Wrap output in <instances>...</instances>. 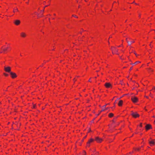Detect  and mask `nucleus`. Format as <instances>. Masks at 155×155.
<instances>
[{
	"label": "nucleus",
	"instance_id": "nucleus-16",
	"mask_svg": "<svg viewBox=\"0 0 155 155\" xmlns=\"http://www.w3.org/2000/svg\"><path fill=\"white\" fill-rule=\"evenodd\" d=\"M106 106V105H104V106H103L102 107V109L100 111V113L101 112L103 111H104L105 110L104 108H105Z\"/></svg>",
	"mask_w": 155,
	"mask_h": 155
},
{
	"label": "nucleus",
	"instance_id": "nucleus-13",
	"mask_svg": "<svg viewBox=\"0 0 155 155\" xmlns=\"http://www.w3.org/2000/svg\"><path fill=\"white\" fill-rule=\"evenodd\" d=\"M123 103V101L122 100H120L119 101V102L118 103V105L119 106H122V104Z\"/></svg>",
	"mask_w": 155,
	"mask_h": 155
},
{
	"label": "nucleus",
	"instance_id": "nucleus-32",
	"mask_svg": "<svg viewBox=\"0 0 155 155\" xmlns=\"http://www.w3.org/2000/svg\"><path fill=\"white\" fill-rule=\"evenodd\" d=\"M133 3H135V2H134V1L133 2Z\"/></svg>",
	"mask_w": 155,
	"mask_h": 155
},
{
	"label": "nucleus",
	"instance_id": "nucleus-21",
	"mask_svg": "<svg viewBox=\"0 0 155 155\" xmlns=\"http://www.w3.org/2000/svg\"><path fill=\"white\" fill-rule=\"evenodd\" d=\"M72 16L76 18H78V17L76 15H73Z\"/></svg>",
	"mask_w": 155,
	"mask_h": 155
},
{
	"label": "nucleus",
	"instance_id": "nucleus-37",
	"mask_svg": "<svg viewBox=\"0 0 155 155\" xmlns=\"http://www.w3.org/2000/svg\"><path fill=\"white\" fill-rule=\"evenodd\" d=\"M126 40H127V41H128L127 40V38H126Z\"/></svg>",
	"mask_w": 155,
	"mask_h": 155
},
{
	"label": "nucleus",
	"instance_id": "nucleus-24",
	"mask_svg": "<svg viewBox=\"0 0 155 155\" xmlns=\"http://www.w3.org/2000/svg\"><path fill=\"white\" fill-rule=\"evenodd\" d=\"M142 124L141 123H140V127H142Z\"/></svg>",
	"mask_w": 155,
	"mask_h": 155
},
{
	"label": "nucleus",
	"instance_id": "nucleus-28",
	"mask_svg": "<svg viewBox=\"0 0 155 155\" xmlns=\"http://www.w3.org/2000/svg\"><path fill=\"white\" fill-rule=\"evenodd\" d=\"M122 45H120L119 46V47H120V46H121Z\"/></svg>",
	"mask_w": 155,
	"mask_h": 155
},
{
	"label": "nucleus",
	"instance_id": "nucleus-7",
	"mask_svg": "<svg viewBox=\"0 0 155 155\" xmlns=\"http://www.w3.org/2000/svg\"><path fill=\"white\" fill-rule=\"evenodd\" d=\"M10 73V74L11 77L12 78H15L17 76L15 73L11 72Z\"/></svg>",
	"mask_w": 155,
	"mask_h": 155
},
{
	"label": "nucleus",
	"instance_id": "nucleus-6",
	"mask_svg": "<svg viewBox=\"0 0 155 155\" xmlns=\"http://www.w3.org/2000/svg\"><path fill=\"white\" fill-rule=\"evenodd\" d=\"M131 100L134 103H136L138 101L137 98L135 97H133L131 98Z\"/></svg>",
	"mask_w": 155,
	"mask_h": 155
},
{
	"label": "nucleus",
	"instance_id": "nucleus-10",
	"mask_svg": "<svg viewBox=\"0 0 155 155\" xmlns=\"http://www.w3.org/2000/svg\"><path fill=\"white\" fill-rule=\"evenodd\" d=\"M14 23L16 25H18L20 23V21L19 20H17L15 21Z\"/></svg>",
	"mask_w": 155,
	"mask_h": 155
},
{
	"label": "nucleus",
	"instance_id": "nucleus-31",
	"mask_svg": "<svg viewBox=\"0 0 155 155\" xmlns=\"http://www.w3.org/2000/svg\"><path fill=\"white\" fill-rule=\"evenodd\" d=\"M134 54H135L136 55V56H137V54H136L135 53H134Z\"/></svg>",
	"mask_w": 155,
	"mask_h": 155
},
{
	"label": "nucleus",
	"instance_id": "nucleus-29",
	"mask_svg": "<svg viewBox=\"0 0 155 155\" xmlns=\"http://www.w3.org/2000/svg\"><path fill=\"white\" fill-rule=\"evenodd\" d=\"M152 140L153 141H155V139L154 140Z\"/></svg>",
	"mask_w": 155,
	"mask_h": 155
},
{
	"label": "nucleus",
	"instance_id": "nucleus-4",
	"mask_svg": "<svg viewBox=\"0 0 155 155\" xmlns=\"http://www.w3.org/2000/svg\"><path fill=\"white\" fill-rule=\"evenodd\" d=\"M145 128L147 130L151 129L152 128V127L151 125H150V124H147L145 126Z\"/></svg>",
	"mask_w": 155,
	"mask_h": 155
},
{
	"label": "nucleus",
	"instance_id": "nucleus-15",
	"mask_svg": "<svg viewBox=\"0 0 155 155\" xmlns=\"http://www.w3.org/2000/svg\"><path fill=\"white\" fill-rule=\"evenodd\" d=\"M93 139H91L87 143V144H89L90 143L92 142L93 141Z\"/></svg>",
	"mask_w": 155,
	"mask_h": 155
},
{
	"label": "nucleus",
	"instance_id": "nucleus-35",
	"mask_svg": "<svg viewBox=\"0 0 155 155\" xmlns=\"http://www.w3.org/2000/svg\"><path fill=\"white\" fill-rule=\"evenodd\" d=\"M26 3L27 4H28V2H26Z\"/></svg>",
	"mask_w": 155,
	"mask_h": 155
},
{
	"label": "nucleus",
	"instance_id": "nucleus-41",
	"mask_svg": "<svg viewBox=\"0 0 155 155\" xmlns=\"http://www.w3.org/2000/svg\"><path fill=\"white\" fill-rule=\"evenodd\" d=\"M139 16L140 17V15H139Z\"/></svg>",
	"mask_w": 155,
	"mask_h": 155
},
{
	"label": "nucleus",
	"instance_id": "nucleus-46",
	"mask_svg": "<svg viewBox=\"0 0 155 155\" xmlns=\"http://www.w3.org/2000/svg\"><path fill=\"white\" fill-rule=\"evenodd\" d=\"M154 122H155V120H154Z\"/></svg>",
	"mask_w": 155,
	"mask_h": 155
},
{
	"label": "nucleus",
	"instance_id": "nucleus-9",
	"mask_svg": "<svg viewBox=\"0 0 155 155\" xmlns=\"http://www.w3.org/2000/svg\"><path fill=\"white\" fill-rule=\"evenodd\" d=\"M104 85L107 88L110 87H111V85L110 83H106Z\"/></svg>",
	"mask_w": 155,
	"mask_h": 155
},
{
	"label": "nucleus",
	"instance_id": "nucleus-1",
	"mask_svg": "<svg viewBox=\"0 0 155 155\" xmlns=\"http://www.w3.org/2000/svg\"><path fill=\"white\" fill-rule=\"evenodd\" d=\"M111 49L112 50V53L113 54H114V53L118 54L117 53V52L118 50L115 47H112Z\"/></svg>",
	"mask_w": 155,
	"mask_h": 155
},
{
	"label": "nucleus",
	"instance_id": "nucleus-22",
	"mask_svg": "<svg viewBox=\"0 0 155 155\" xmlns=\"http://www.w3.org/2000/svg\"><path fill=\"white\" fill-rule=\"evenodd\" d=\"M140 150V149L139 148H136V149H135V150H137V151H139Z\"/></svg>",
	"mask_w": 155,
	"mask_h": 155
},
{
	"label": "nucleus",
	"instance_id": "nucleus-19",
	"mask_svg": "<svg viewBox=\"0 0 155 155\" xmlns=\"http://www.w3.org/2000/svg\"><path fill=\"white\" fill-rule=\"evenodd\" d=\"M47 6H48V5H46V6H45V7H44V9H43V10H42L41 11V12H44V10H45V7H47Z\"/></svg>",
	"mask_w": 155,
	"mask_h": 155
},
{
	"label": "nucleus",
	"instance_id": "nucleus-2",
	"mask_svg": "<svg viewBox=\"0 0 155 155\" xmlns=\"http://www.w3.org/2000/svg\"><path fill=\"white\" fill-rule=\"evenodd\" d=\"M4 70L7 72L10 73L11 72V68L10 67H4Z\"/></svg>",
	"mask_w": 155,
	"mask_h": 155
},
{
	"label": "nucleus",
	"instance_id": "nucleus-25",
	"mask_svg": "<svg viewBox=\"0 0 155 155\" xmlns=\"http://www.w3.org/2000/svg\"><path fill=\"white\" fill-rule=\"evenodd\" d=\"M105 108V110H107L108 109V108L107 107L106 108Z\"/></svg>",
	"mask_w": 155,
	"mask_h": 155
},
{
	"label": "nucleus",
	"instance_id": "nucleus-26",
	"mask_svg": "<svg viewBox=\"0 0 155 155\" xmlns=\"http://www.w3.org/2000/svg\"><path fill=\"white\" fill-rule=\"evenodd\" d=\"M112 121H113V123H115V122H114V120H113Z\"/></svg>",
	"mask_w": 155,
	"mask_h": 155
},
{
	"label": "nucleus",
	"instance_id": "nucleus-30",
	"mask_svg": "<svg viewBox=\"0 0 155 155\" xmlns=\"http://www.w3.org/2000/svg\"><path fill=\"white\" fill-rule=\"evenodd\" d=\"M135 4L136 5H137V3H135Z\"/></svg>",
	"mask_w": 155,
	"mask_h": 155
},
{
	"label": "nucleus",
	"instance_id": "nucleus-12",
	"mask_svg": "<svg viewBox=\"0 0 155 155\" xmlns=\"http://www.w3.org/2000/svg\"><path fill=\"white\" fill-rule=\"evenodd\" d=\"M21 35L22 37H25L26 36V34L24 32H22L21 33Z\"/></svg>",
	"mask_w": 155,
	"mask_h": 155
},
{
	"label": "nucleus",
	"instance_id": "nucleus-5",
	"mask_svg": "<svg viewBox=\"0 0 155 155\" xmlns=\"http://www.w3.org/2000/svg\"><path fill=\"white\" fill-rule=\"evenodd\" d=\"M95 140L98 143L101 142L102 140V139L98 137H96Z\"/></svg>",
	"mask_w": 155,
	"mask_h": 155
},
{
	"label": "nucleus",
	"instance_id": "nucleus-36",
	"mask_svg": "<svg viewBox=\"0 0 155 155\" xmlns=\"http://www.w3.org/2000/svg\"><path fill=\"white\" fill-rule=\"evenodd\" d=\"M89 82H90V81H90V80H89Z\"/></svg>",
	"mask_w": 155,
	"mask_h": 155
},
{
	"label": "nucleus",
	"instance_id": "nucleus-3",
	"mask_svg": "<svg viewBox=\"0 0 155 155\" xmlns=\"http://www.w3.org/2000/svg\"><path fill=\"white\" fill-rule=\"evenodd\" d=\"M131 114L134 118H137L139 116V114L136 112H134L132 111Z\"/></svg>",
	"mask_w": 155,
	"mask_h": 155
},
{
	"label": "nucleus",
	"instance_id": "nucleus-14",
	"mask_svg": "<svg viewBox=\"0 0 155 155\" xmlns=\"http://www.w3.org/2000/svg\"><path fill=\"white\" fill-rule=\"evenodd\" d=\"M134 41H132L130 42H129V41H127V43H128L129 45H130L132 43H134Z\"/></svg>",
	"mask_w": 155,
	"mask_h": 155
},
{
	"label": "nucleus",
	"instance_id": "nucleus-18",
	"mask_svg": "<svg viewBox=\"0 0 155 155\" xmlns=\"http://www.w3.org/2000/svg\"><path fill=\"white\" fill-rule=\"evenodd\" d=\"M113 115H114V114L113 113H110L109 114V116L110 117H112L113 116Z\"/></svg>",
	"mask_w": 155,
	"mask_h": 155
},
{
	"label": "nucleus",
	"instance_id": "nucleus-39",
	"mask_svg": "<svg viewBox=\"0 0 155 155\" xmlns=\"http://www.w3.org/2000/svg\"><path fill=\"white\" fill-rule=\"evenodd\" d=\"M54 15H55V14H54Z\"/></svg>",
	"mask_w": 155,
	"mask_h": 155
},
{
	"label": "nucleus",
	"instance_id": "nucleus-23",
	"mask_svg": "<svg viewBox=\"0 0 155 155\" xmlns=\"http://www.w3.org/2000/svg\"><path fill=\"white\" fill-rule=\"evenodd\" d=\"M149 70H150V71H153V70H152L150 68H149Z\"/></svg>",
	"mask_w": 155,
	"mask_h": 155
},
{
	"label": "nucleus",
	"instance_id": "nucleus-45",
	"mask_svg": "<svg viewBox=\"0 0 155 155\" xmlns=\"http://www.w3.org/2000/svg\"><path fill=\"white\" fill-rule=\"evenodd\" d=\"M45 3V2H44V3Z\"/></svg>",
	"mask_w": 155,
	"mask_h": 155
},
{
	"label": "nucleus",
	"instance_id": "nucleus-38",
	"mask_svg": "<svg viewBox=\"0 0 155 155\" xmlns=\"http://www.w3.org/2000/svg\"><path fill=\"white\" fill-rule=\"evenodd\" d=\"M150 46H151V44H150Z\"/></svg>",
	"mask_w": 155,
	"mask_h": 155
},
{
	"label": "nucleus",
	"instance_id": "nucleus-8",
	"mask_svg": "<svg viewBox=\"0 0 155 155\" xmlns=\"http://www.w3.org/2000/svg\"><path fill=\"white\" fill-rule=\"evenodd\" d=\"M149 143L151 146H152L155 144V141L152 140L149 141Z\"/></svg>",
	"mask_w": 155,
	"mask_h": 155
},
{
	"label": "nucleus",
	"instance_id": "nucleus-27",
	"mask_svg": "<svg viewBox=\"0 0 155 155\" xmlns=\"http://www.w3.org/2000/svg\"><path fill=\"white\" fill-rule=\"evenodd\" d=\"M132 69V67H131V68H130V70H131Z\"/></svg>",
	"mask_w": 155,
	"mask_h": 155
},
{
	"label": "nucleus",
	"instance_id": "nucleus-42",
	"mask_svg": "<svg viewBox=\"0 0 155 155\" xmlns=\"http://www.w3.org/2000/svg\"><path fill=\"white\" fill-rule=\"evenodd\" d=\"M42 65H41V67H42Z\"/></svg>",
	"mask_w": 155,
	"mask_h": 155
},
{
	"label": "nucleus",
	"instance_id": "nucleus-17",
	"mask_svg": "<svg viewBox=\"0 0 155 155\" xmlns=\"http://www.w3.org/2000/svg\"><path fill=\"white\" fill-rule=\"evenodd\" d=\"M140 63V62L139 61H137L135 63H134L133 64V65H135V64H136L138 63Z\"/></svg>",
	"mask_w": 155,
	"mask_h": 155
},
{
	"label": "nucleus",
	"instance_id": "nucleus-40",
	"mask_svg": "<svg viewBox=\"0 0 155 155\" xmlns=\"http://www.w3.org/2000/svg\"><path fill=\"white\" fill-rule=\"evenodd\" d=\"M153 117H154V116H153Z\"/></svg>",
	"mask_w": 155,
	"mask_h": 155
},
{
	"label": "nucleus",
	"instance_id": "nucleus-43",
	"mask_svg": "<svg viewBox=\"0 0 155 155\" xmlns=\"http://www.w3.org/2000/svg\"><path fill=\"white\" fill-rule=\"evenodd\" d=\"M111 36H110V37H109V38H111Z\"/></svg>",
	"mask_w": 155,
	"mask_h": 155
},
{
	"label": "nucleus",
	"instance_id": "nucleus-44",
	"mask_svg": "<svg viewBox=\"0 0 155 155\" xmlns=\"http://www.w3.org/2000/svg\"><path fill=\"white\" fill-rule=\"evenodd\" d=\"M45 3V2H44V3Z\"/></svg>",
	"mask_w": 155,
	"mask_h": 155
},
{
	"label": "nucleus",
	"instance_id": "nucleus-34",
	"mask_svg": "<svg viewBox=\"0 0 155 155\" xmlns=\"http://www.w3.org/2000/svg\"><path fill=\"white\" fill-rule=\"evenodd\" d=\"M89 144H87V146H89Z\"/></svg>",
	"mask_w": 155,
	"mask_h": 155
},
{
	"label": "nucleus",
	"instance_id": "nucleus-11",
	"mask_svg": "<svg viewBox=\"0 0 155 155\" xmlns=\"http://www.w3.org/2000/svg\"><path fill=\"white\" fill-rule=\"evenodd\" d=\"M8 48V47L6 48H2L1 49L2 51H1V53H2L3 52L4 53H5V52L7 51Z\"/></svg>",
	"mask_w": 155,
	"mask_h": 155
},
{
	"label": "nucleus",
	"instance_id": "nucleus-20",
	"mask_svg": "<svg viewBox=\"0 0 155 155\" xmlns=\"http://www.w3.org/2000/svg\"><path fill=\"white\" fill-rule=\"evenodd\" d=\"M4 74L6 76H8V74L5 73H4Z\"/></svg>",
	"mask_w": 155,
	"mask_h": 155
},
{
	"label": "nucleus",
	"instance_id": "nucleus-33",
	"mask_svg": "<svg viewBox=\"0 0 155 155\" xmlns=\"http://www.w3.org/2000/svg\"><path fill=\"white\" fill-rule=\"evenodd\" d=\"M16 10H17V11H18V9H17V8H16Z\"/></svg>",
	"mask_w": 155,
	"mask_h": 155
}]
</instances>
